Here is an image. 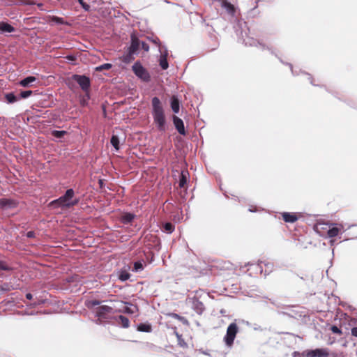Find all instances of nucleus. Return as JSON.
Listing matches in <instances>:
<instances>
[{
    "label": "nucleus",
    "mask_w": 357,
    "mask_h": 357,
    "mask_svg": "<svg viewBox=\"0 0 357 357\" xmlns=\"http://www.w3.org/2000/svg\"><path fill=\"white\" fill-rule=\"evenodd\" d=\"M152 115L158 129L160 131H165L166 130L165 111L160 99L157 97L152 98Z\"/></svg>",
    "instance_id": "obj_1"
},
{
    "label": "nucleus",
    "mask_w": 357,
    "mask_h": 357,
    "mask_svg": "<svg viewBox=\"0 0 357 357\" xmlns=\"http://www.w3.org/2000/svg\"><path fill=\"white\" fill-rule=\"evenodd\" d=\"M74 196V191L73 189H68L65 195L59 199L52 201L50 204L52 206H56L59 207H71L78 203V199H73Z\"/></svg>",
    "instance_id": "obj_2"
},
{
    "label": "nucleus",
    "mask_w": 357,
    "mask_h": 357,
    "mask_svg": "<svg viewBox=\"0 0 357 357\" xmlns=\"http://www.w3.org/2000/svg\"><path fill=\"white\" fill-rule=\"evenodd\" d=\"M238 328L235 323H231L229 325L227 333L224 337L225 344L231 347L233 344L234 340L236 337V333H238Z\"/></svg>",
    "instance_id": "obj_3"
},
{
    "label": "nucleus",
    "mask_w": 357,
    "mask_h": 357,
    "mask_svg": "<svg viewBox=\"0 0 357 357\" xmlns=\"http://www.w3.org/2000/svg\"><path fill=\"white\" fill-rule=\"evenodd\" d=\"M132 70L135 74L143 81H149L150 75L148 71L141 65L140 63L136 62L132 66Z\"/></svg>",
    "instance_id": "obj_4"
},
{
    "label": "nucleus",
    "mask_w": 357,
    "mask_h": 357,
    "mask_svg": "<svg viewBox=\"0 0 357 357\" xmlns=\"http://www.w3.org/2000/svg\"><path fill=\"white\" fill-rule=\"evenodd\" d=\"M328 354L327 349H316L305 351L302 353L303 357H328Z\"/></svg>",
    "instance_id": "obj_5"
},
{
    "label": "nucleus",
    "mask_w": 357,
    "mask_h": 357,
    "mask_svg": "<svg viewBox=\"0 0 357 357\" xmlns=\"http://www.w3.org/2000/svg\"><path fill=\"white\" fill-rule=\"evenodd\" d=\"M73 79L75 81L84 91H88L90 87V79L85 75H74Z\"/></svg>",
    "instance_id": "obj_6"
},
{
    "label": "nucleus",
    "mask_w": 357,
    "mask_h": 357,
    "mask_svg": "<svg viewBox=\"0 0 357 357\" xmlns=\"http://www.w3.org/2000/svg\"><path fill=\"white\" fill-rule=\"evenodd\" d=\"M140 41L135 36H131V45L129 47V56L136 54L140 46Z\"/></svg>",
    "instance_id": "obj_7"
},
{
    "label": "nucleus",
    "mask_w": 357,
    "mask_h": 357,
    "mask_svg": "<svg viewBox=\"0 0 357 357\" xmlns=\"http://www.w3.org/2000/svg\"><path fill=\"white\" fill-rule=\"evenodd\" d=\"M173 123L177 131L183 135H185L183 121L176 116H173Z\"/></svg>",
    "instance_id": "obj_8"
},
{
    "label": "nucleus",
    "mask_w": 357,
    "mask_h": 357,
    "mask_svg": "<svg viewBox=\"0 0 357 357\" xmlns=\"http://www.w3.org/2000/svg\"><path fill=\"white\" fill-rule=\"evenodd\" d=\"M108 313H113V307L107 305L100 306L96 310V314L100 318H105Z\"/></svg>",
    "instance_id": "obj_9"
},
{
    "label": "nucleus",
    "mask_w": 357,
    "mask_h": 357,
    "mask_svg": "<svg viewBox=\"0 0 357 357\" xmlns=\"http://www.w3.org/2000/svg\"><path fill=\"white\" fill-rule=\"evenodd\" d=\"M160 52L161 53L160 57V66L163 70H166L168 68L169 64L167 60V50H165V52H162V48L160 49Z\"/></svg>",
    "instance_id": "obj_10"
},
{
    "label": "nucleus",
    "mask_w": 357,
    "mask_h": 357,
    "mask_svg": "<svg viewBox=\"0 0 357 357\" xmlns=\"http://www.w3.org/2000/svg\"><path fill=\"white\" fill-rule=\"evenodd\" d=\"M138 311V307L130 303L126 302L123 313L135 314Z\"/></svg>",
    "instance_id": "obj_11"
},
{
    "label": "nucleus",
    "mask_w": 357,
    "mask_h": 357,
    "mask_svg": "<svg viewBox=\"0 0 357 357\" xmlns=\"http://www.w3.org/2000/svg\"><path fill=\"white\" fill-rule=\"evenodd\" d=\"M15 29L9 24L0 22V32L2 33H8L14 31Z\"/></svg>",
    "instance_id": "obj_12"
},
{
    "label": "nucleus",
    "mask_w": 357,
    "mask_h": 357,
    "mask_svg": "<svg viewBox=\"0 0 357 357\" xmlns=\"http://www.w3.org/2000/svg\"><path fill=\"white\" fill-rule=\"evenodd\" d=\"M343 228L342 225H339V227H333L329 228L327 231L328 236L329 238L335 237L338 235L340 231Z\"/></svg>",
    "instance_id": "obj_13"
},
{
    "label": "nucleus",
    "mask_w": 357,
    "mask_h": 357,
    "mask_svg": "<svg viewBox=\"0 0 357 357\" xmlns=\"http://www.w3.org/2000/svg\"><path fill=\"white\" fill-rule=\"evenodd\" d=\"M282 218L285 222L291 223L296 222L298 219L296 214L287 212L282 213Z\"/></svg>",
    "instance_id": "obj_14"
},
{
    "label": "nucleus",
    "mask_w": 357,
    "mask_h": 357,
    "mask_svg": "<svg viewBox=\"0 0 357 357\" xmlns=\"http://www.w3.org/2000/svg\"><path fill=\"white\" fill-rule=\"evenodd\" d=\"M124 304H126V302L123 301H114L113 303V313L114 312H123L124 309Z\"/></svg>",
    "instance_id": "obj_15"
},
{
    "label": "nucleus",
    "mask_w": 357,
    "mask_h": 357,
    "mask_svg": "<svg viewBox=\"0 0 357 357\" xmlns=\"http://www.w3.org/2000/svg\"><path fill=\"white\" fill-rule=\"evenodd\" d=\"M171 107L174 113L179 112V100L176 96H173L171 99Z\"/></svg>",
    "instance_id": "obj_16"
},
{
    "label": "nucleus",
    "mask_w": 357,
    "mask_h": 357,
    "mask_svg": "<svg viewBox=\"0 0 357 357\" xmlns=\"http://www.w3.org/2000/svg\"><path fill=\"white\" fill-rule=\"evenodd\" d=\"M36 79L35 77L29 76V77H27L26 78L22 79V81H20V83L21 86L26 87V86H29L33 82H35Z\"/></svg>",
    "instance_id": "obj_17"
},
{
    "label": "nucleus",
    "mask_w": 357,
    "mask_h": 357,
    "mask_svg": "<svg viewBox=\"0 0 357 357\" xmlns=\"http://www.w3.org/2000/svg\"><path fill=\"white\" fill-rule=\"evenodd\" d=\"M134 217L135 215L132 213H125L121 216V219L123 223L128 224L133 220Z\"/></svg>",
    "instance_id": "obj_18"
},
{
    "label": "nucleus",
    "mask_w": 357,
    "mask_h": 357,
    "mask_svg": "<svg viewBox=\"0 0 357 357\" xmlns=\"http://www.w3.org/2000/svg\"><path fill=\"white\" fill-rule=\"evenodd\" d=\"M111 144L114 146L116 151L119 150L120 141L116 135H112L110 139Z\"/></svg>",
    "instance_id": "obj_19"
},
{
    "label": "nucleus",
    "mask_w": 357,
    "mask_h": 357,
    "mask_svg": "<svg viewBox=\"0 0 357 357\" xmlns=\"http://www.w3.org/2000/svg\"><path fill=\"white\" fill-rule=\"evenodd\" d=\"M119 324H121V326L123 327V328H128L129 326H130V321L129 319L123 316V315H120L119 317Z\"/></svg>",
    "instance_id": "obj_20"
},
{
    "label": "nucleus",
    "mask_w": 357,
    "mask_h": 357,
    "mask_svg": "<svg viewBox=\"0 0 357 357\" xmlns=\"http://www.w3.org/2000/svg\"><path fill=\"white\" fill-rule=\"evenodd\" d=\"M137 330L142 332H151V326L146 324H140L137 326Z\"/></svg>",
    "instance_id": "obj_21"
},
{
    "label": "nucleus",
    "mask_w": 357,
    "mask_h": 357,
    "mask_svg": "<svg viewBox=\"0 0 357 357\" xmlns=\"http://www.w3.org/2000/svg\"><path fill=\"white\" fill-rule=\"evenodd\" d=\"M188 174V173L187 172H185V171H183L181 172V178H180V181H179V186L181 188L184 187V185L186 184Z\"/></svg>",
    "instance_id": "obj_22"
},
{
    "label": "nucleus",
    "mask_w": 357,
    "mask_h": 357,
    "mask_svg": "<svg viewBox=\"0 0 357 357\" xmlns=\"http://www.w3.org/2000/svg\"><path fill=\"white\" fill-rule=\"evenodd\" d=\"M144 269V265L141 261H136L134 264L132 271L135 272H139Z\"/></svg>",
    "instance_id": "obj_23"
},
{
    "label": "nucleus",
    "mask_w": 357,
    "mask_h": 357,
    "mask_svg": "<svg viewBox=\"0 0 357 357\" xmlns=\"http://www.w3.org/2000/svg\"><path fill=\"white\" fill-rule=\"evenodd\" d=\"M6 99L8 103L15 102L18 100V98L13 93L6 94Z\"/></svg>",
    "instance_id": "obj_24"
},
{
    "label": "nucleus",
    "mask_w": 357,
    "mask_h": 357,
    "mask_svg": "<svg viewBox=\"0 0 357 357\" xmlns=\"http://www.w3.org/2000/svg\"><path fill=\"white\" fill-rule=\"evenodd\" d=\"M222 6L229 12V13H233L234 12V6L230 3L227 1H223L222 2Z\"/></svg>",
    "instance_id": "obj_25"
},
{
    "label": "nucleus",
    "mask_w": 357,
    "mask_h": 357,
    "mask_svg": "<svg viewBox=\"0 0 357 357\" xmlns=\"http://www.w3.org/2000/svg\"><path fill=\"white\" fill-rule=\"evenodd\" d=\"M52 135L56 138H61L66 134V131L64 130H54L52 131Z\"/></svg>",
    "instance_id": "obj_26"
},
{
    "label": "nucleus",
    "mask_w": 357,
    "mask_h": 357,
    "mask_svg": "<svg viewBox=\"0 0 357 357\" xmlns=\"http://www.w3.org/2000/svg\"><path fill=\"white\" fill-rule=\"evenodd\" d=\"M112 68V64L105 63L96 68V71H102L103 70H109Z\"/></svg>",
    "instance_id": "obj_27"
},
{
    "label": "nucleus",
    "mask_w": 357,
    "mask_h": 357,
    "mask_svg": "<svg viewBox=\"0 0 357 357\" xmlns=\"http://www.w3.org/2000/svg\"><path fill=\"white\" fill-rule=\"evenodd\" d=\"M327 225L326 224H324V223H317L315 227H314V229L315 231L317 232V233H320V230L321 229H326V227Z\"/></svg>",
    "instance_id": "obj_28"
},
{
    "label": "nucleus",
    "mask_w": 357,
    "mask_h": 357,
    "mask_svg": "<svg viewBox=\"0 0 357 357\" xmlns=\"http://www.w3.org/2000/svg\"><path fill=\"white\" fill-rule=\"evenodd\" d=\"M130 278V274L126 273V272H121L120 274H119V278L121 280V281H126L127 280H128Z\"/></svg>",
    "instance_id": "obj_29"
},
{
    "label": "nucleus",
    "mask_w": 357,
    "mask_h": 357,
    "mask_svg": "<svg viewBox=\"0 0 357 357\" xmlns=\"http://www.w3.org/2000/svg\"><path fill=\"white\" fill-rule=\"evenodd\" d=\"M164 228H165V230L167 233H169V234H171V233L174 231V226L172 225V224L169 223V222H168V223H166V224L165 225Z\"/></svg>",
    "instance_id": "obj_30"
},
{
    "label": "nucleus",
    "mask_w": 357,
    "mask_h": 357,
    "mask_svg": "<svg viewBox=\"0 0 357 357\" xmlns=\"http://www.w3.org/2000/svg\"><path fill=\"white\" fill-rule=\"evenodd\" d=\"M32 94L31 91H24L20 93V97L22 98H26Z\"/></svg>",
    "instance_id": "obj_31"
},
{
    "label": "nucleus",
    "mask_w": 357,
    "mask_h": 357,
    "mask_svg": "<svg viewBox=\"0 0 357 357\" xmlns=\"http://www.w3.org/2000/svg\"><path fill=\"white\" fill-rule=\"evenodd\" d=\"M79 3L82 5V6L83 7V8L85 10H89V8H90V6L88 5L87 3H86L84 0H78Z\"/></svg>",
    "instance_id": "obj_32"
},
{
    "label": "nucleus",
    "mask_w": 357,
    "mask_h": 357,
    "mask_svg": "<svg viewBox=\"0 0 357 357\" xmlns=\"http://www.w3.org/2000/svg\"><path fill=\"white\" fill-rule=\"evenodd\" d=\"M331 331L333 333H336V334H341L342 333V331L341 330L336 326H333L331 327Z\"/></svg>",
    "instance_id": "obj_33"
},
{
    "label": "nucleus",
    "mask_w": 357,
    "mask_h": 357,
    "mask_svg": "<svg viewBox=\"0 0 357 357\" xmlns=\"http://www.w3.org/2000/svg\"><path fill=\"white\" fill-rule=\"evenodd\" d=\"M142 47L146 52H148L149 50V46L144 42L142 43Z\"/></svg>",
    "instance_id": "obj_34"
},
{
    "label": "nucleus",
    "mask_w": 357,
    "mask_h": 357,
    "mask_svg": "<svg viewBox=\"0 0 357 357\" xmlns=\"http://www.w3.org/2000/svg\"><path fill=\"white\" fill-rule=\"evenodd\" d=\"M351 335L357 337V326L352 328Z\"/></svg>",
    "instance_id": "obj_35"
},
{
    "label": "nucleus",
    "mask_w": 357,
    "mask_h": 357,
    "mask_svg": "<svg viewBox=\"0 0 357 357\" xmlns=\"http://www.w3.org/2000/svg\"><path fill=\"white\" fill-rule=\"evenodd\" d=\"M26 236L28 238H33L35 236V233L32 231H30L27 232Z\"/></svg>",
    "instance_id": "obj_36"
},
{
    "label": "nucleus",
    "mask_w": 357,
    "mask_h": 357,
    "mask_svg": "<svg viewBox=\"0 0 357 357\" xmlns=\"http://www.w3.org/2000/svg\"><path fill=\"white\" fill-rule=\"evenodd\" d=\"M91 304L93 306L98 305L100 304V302L98 301H91Z\"/></svg>",
    "instance_id": "obj_37"
},
{
    "label": "nucleus",
    "mask_w": 357,
    "mask_h": 357,
    "mask_svg": "<svg viewBox=\"0 0 357 357\" xmlns=\"http://www.w3.org/2000/svg\"><path fill=\"white\" fill-rule=\"evenodd\" d=\"M32 297H33V296H32V294H30V293H28V294H26V298L27 299H29V300H31V299L32 298Z\"/></svg>",
    "instance_id": "obj_38"
},
{
    "label": "nucleus",
    "mask_w": 357,
    "mask_h": 357,
    "mask_svg": "<svg viewBox=\"0 0 357 357\" xmlns=\"http://www.w3.org/2000/svg\"><path fill=\"white\" fill-rule=\"evenodd\" d=\"M178 337L179 344H180L181 346L183 347L185 344L183 342H181V341L180 340V337H179V336H178Z\"/></svg>",
    "instance_id": "obj_39"
},
{
    "label": "nucleus",
    "mask_w": 357,
    "mask_h": 357,
    "mask_svg": "<svg viewBox=\"0 0 357 357\" xmlns=\"http://www.w3.org/2000/svg\"><path fill=\"white\" fill-rule=\"evenodd\" d=\"M172 317L174 318H176V319H181V317L177 314H173Z\"/></svg>",
    "instance_id": "obj_40"
},
{
    "label": "nucleus",
    "mask_w": 357,
    "mask_h": 357,
    "mask_svg": "<svg viewBox=\"0 0 357 357\" xmlns=\"http://www.w3.org/2000/svg\"><path fill=\"white\" fill-rule=\"evenodd\" d=\"M6 269L5 266L3 265V264L0 261V270Z\"/></svg>",
    "instance_id": "obj_41"
},
{
    "label": "nucleus",
    "mask_w": 357,
    "mask_h": 357,
    "mask_svg": "<svg viewBox=\"0 0 357 357\" xmlns=\"http://www.w3.org/2000/svg\"><path fill=\"white\" fill-rule=\"evenodd\" d=\"M153 43H156V44H157V43H158V40H153Z\"/></svg>",
    "instance_id": "obj_42"
}]
</instances>
